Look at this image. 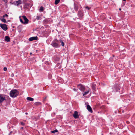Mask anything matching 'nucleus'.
<instances>
[{
    "mask_svg": "<svg viewBox=\"0 0 135 135\" xmlns=\"http://www.w3.org/2000/svg\"><path fill=\"white\" fill-rule=\"evenodd\" d=\"M21 129H23V127H21Z\"/></svg>",
    "mask_w": 135,
    "mask_h": 135,
    "instance_id": "nucleus-32",
    "label": "nucleus"
},
{
    "mask_svg": "<svg viewBox=\"0 0 135 135\" xmlns=\"http://www.w3.org/2000/svg\"><path fill=\"white\" fill-rule=\"evenodd\" d=\"M74 90L75 91V89H74Z\"/></svg>",
    "mask_w": 135,
    "mask_h": 135,
    "instance_id": "nucleus-39",
    "label": "nucleus"
},
{
    "mask_svg": "<svg viewBox=\"0 0 135 135\" xmlns=\"http://www.w3.org/2000/svg\"><path fill=\"white\" fill-rule=\"evenodd\" d=\"M0 19V20L2 22H3L4 23H6V20L5 19L3 18H1Z\"/></svg>",
    "mask_w": 135,
    "mask_h": 135,
    "instance_id": "nucleus-16",
    "label": "nucleus"
},
{
    "mask_svg": "<svg viewBox=\"0 0 135 135\" xmlns=\"http://www.w3.org/2000/svg\"><path fill=\"white\" fill-rule=\"evenodd\" d=\"M78 88L81 91H84L85 90L84 86L81 84H80L78 85Z\"/></svg>",
    "mask_w": 135,
    "mask_h": 135,
    "instance_id": "nucleus-3",
    "label": "nucleus"
},
{
    "mask_svg": "<svg viewBox=\"0 0 135 135\" xmlns=\"http://www.w3.org/2000/svg\"><path fill=\"white\" fill-rule=\"evenodd\" d=\"M12 133V131L10 133V134H11V133Z\"/></svg>",
    "mask_w": 135,
    "mask_h": 135,
    "instance_id": "nucleus-35",
    "label": "nucleus"
},
{
    "mask_svg": "<svg viewBox=\"0 0 135 135\" xmlns=\"http://www.w3.org/2000/svg\"><path fill=\"white\" fill-rule=\"evenodd\" d=\"M5 98L4 95L2 94H0V104L4 100Z\"/></svg>",
    "mask_w": 135,
    "mask_h": 135,
    "instance_id": "nucleus-5",
    "label": "nucleus"
},
{
    "mask_svg": "<svg viewBox=\"0 0 135 135\" xmlns=\"http://www.w3.org/2000/svg\"><path fill=\"white\" fill-rule=\"evenodd\" d=\"M16 2L17 3V6L20 4L22 3V2L20 0H18V1H16Z\"/></svg>",
    "mask_w": 135,
    "mask_h": 135,
    "instance_id": "nucleus-14",
    "label": "nucleus"
},
{
    "mask_svg": "<svg viewBox=\"0 0 135 135\" xmlns=\"http://www.w3.org/2000/svg\"><path fill=\"white\" fill-rule=\"evenodd\" d=\"M4 15L5 16V17H8V15L6 14H5Z\"/></svg>",
    "mask_w": 135,
    "mask_h": 135,
    "instance_id": "nucleus-29",
    "label": "nucleus"
},
{
    "mask_svg": "<svg viewBox=\"0 0 135 135\" xmlns=\"http://www.w3.org/2000/svg\"><path fill=\"white\" fill-rule=\"evenodd\" d=\"M51 45L53 47L57 48L59 47V42L57 39H55L52 42Z\"/></svg>",
    "mask_w": 135,
    "mask_h": 135,
    "instance_id": "nucleus-2",
    "label": "nucleus"
},
{
    "mask_svg": "<svg viewBox=\"0 0 135 135\" xmlns=\"http://www.w3.org/2000/svg\"><path fill=\"white\" fill-rule=\"evenodd\" d=\"M44 10V8L42 7H41L40 8V10L41 11H43Z\"/></svg>",
    "mask_w": 135,
    "mask_h": 135,
    "instance_id": "nucleus-22",
    "label": "nucleus"
},
{
    "mask_svg": "<svg viewBox=\"0 0 135 135\" xmlns=\"http://www.w3.org/2000/svg\"><path fill=\"white\" fill-rule=\"evenodd\" d=\"M0 27L4 31H6L8 29L7 26L5 24H2L0 23Z\"/></svg>",
    "mask_w": 135,
    "mask_h": 135,
    "instance_id": "nucleus-4",
    "label": "nucleus"
},
{
    "mask_svg": "<svg viewBox=\"0 0 135 135\" xmlns=\"http://www.w3.org/2000/svg\"><path fill=\"white\" fill-rule=\"evenodd\" d=\"M78 15L80 17H81L83 16V12L81 11H79L78 12Z\"/></svg>",
    "mask_w": 135,
    "mask_h": 135,
    "instance_id": "nucleus-10",
    "label": "nucleus"
},
{
    "mask_svg": "<svg viewBox=\"0 0 135 135\" xmlns=\"http://www.w3.org/2000/svg\"><path fill=\"white\" fill-rule=\"evenodd\" d=\"M14 74L13 73H12V74L11 75V76L12 77L14 76Z\"/></svg>",
    "mask_w": 135,
    "mask_h": 135,
    "instance_id": "nucleus-26",
    "label": "nucleus"
},
{
    "mask_svg": "<svg viewBox=\"0 0 135 135\" xmlns=\"http://www.w3.org/2000/svg\"><path fill=\"white\" fill-rule=\"evenodd\" d=\"M60 42L61 43V45H62L63 46H64V44L62 40H60Z\"/></svg>",
    "mask_w": 135,
    "mask_h": 135,
    "instance_id": "nucleus-19",
    "label": "nucleus"
},
{
    "mask_svg": "<svg viewBox=\"0 0 135 135\" xmlns=\"http://www.w3.org/2000/svg\"><path fill=\"white\" fill-rule=\"evenodd\" d=\"M5 40L7 42H8L10 41V38L9 36H6L5 37Z\"/></svg>",
    "mask_w": 135,
    "mask_h": 135,
    "instance_id": "nucleus-13",
    "label": "nucleus"
},
{
    "mask_svg": "<svg viewBox=\"0 0 135 135\" xmlns=\"http://www.w3.org/2000/svg\"><path fill=\"white\" fill-rule=\"evenodd\" d=\"M37 36L32 37L29 38V40L30 41H32L33 40H37Z\"/></svg>",
    "mask_w": 135,
    "mask_h": 135,
    "instance_id": "nucleus-8",
    "label": "nucleus"
},
{
    "mask_svg": "<svg viewBox=\"0 0 135 135\" xmlns=\"http://www.w3.org/2000/svg\"><path fill=\"white\" fill-rule=\"evenodd\" d=\"M96 84L94 83H92L91 85V87L93 90H95L96 89Z\"/></svg>",
    "mask_w": 135,
    "mask_h": 135,
    "instance_id": "nucleus-12",
    "label": "nucleus"
},
{
    "mask_svg": "<svg viewBox=\"0 0 135 135\" xmlns=\"http://www.w3.org/2000/svg\"><path fill=\"white\" fill-rule=\"evenodd\" d=\"M3 70L4 71H6L7 70V69L6 67H4L3 68Z\"/></svg>",
    "mask_w": 135,
    "mask_h": 135,
    "instance_id": "nucleus-25",
    "label": "nucleus"
},
{
    "mask_svg": "<svg viewBox=\"0 0 135 135\" xmlns=\"http://www.w3.org/2000/svg\"><path fill=\"white\" fill-rule=\"evenodd\" d=\"M41 17L40 16H37L36 19H37V20H41Z\"/></svg>",
    "mask_w": 135,
    "mask_h": 135,
    "instance_id": "nucleus-20",
    "label": "nucleus"
},
{
    "mask_svg": "<svg viewBox=\"0 0 135 135\" xmlns=\"http://www.w3.org/2000/svg\"><path fill=\"white\" fill-rule=\"evenodd\" d=\"M87 108L88 110L91 113H92L93 111L91 107L89 105H88L87 106Z\"/></svg>",
    "mask_w": 135,
    "mask_h": 135,
    "instance_id": "nucleus-9",
    "label": "nucleus"
},
{
    "mask_svg": "<svg viewBox=\"0 0 135 135\" xmlns=\"http://www.w3.org/2000/svg\"><path fill=\"white\" fill-rule=\"evenodd\" d=\"M73 116L75 119L78 118H79V115L78 114V112L77 111H75L74 112Z\"/></svg>",
    "mask_w": 135,
    "mask_h": 135,
    "instance_id": "nucleus-6",
    "label": "nucleus"
},
{
    "mask_svg": "<svg viewBox=\"0 0 135 135\" xmlns=\"http://www.w3.org/2000/svg\"><path fill=\"white\" fill-rule=\"evenodd\" d=\"M4 1L6 2L7 0H3Z\"/></svg>",
    "mask_w": 135,
    "mask_h": 135,
    "instance_id": "nucleus-33",
    "label": "nucleus"
},
{
    "mask_svg": "<svg viewBox=\"0 0 135 135\" xmlns=\"http://www.w3.org/2000/svg\"><path fill=\"white\" fill-rule=\"evenodd\" d=\"M21 124L23 126L25 125V123L23 122H21Z\"/></svg>",
    "mask_w": 135,
    "mask_h": 135,
    "instance_id": "nucleus-28",
    "label": "nucleus"
},
{
    "mask_svg": "<svg viewBox=\"0 0 135 135\" xmlns=\"http://www.w3.org/2000/svg\"><path fill=\"white\" fill-rule=\"evenodd\" d=\"M27 99L28 100L30 101H33L34 100V99L33 98L30 97H27Z\"/></svg>",
    "mask_w": 135,
    "mask_h": 135,
    "instance_id": "nucleus-15",
    "label": "nucleus"
},
{
    "mask_svg": "<svg viewBox=\"0 0 135 135\" xmlns=\"http://www.w3.org/2000/svg\"><path fill=\"white\" fill-rule=\"evenodd\" d=\"M60 0H55V4L56 5L57 4L60 2Z\"/></svg>",
    "mask_w": 135,
    "mask_h": 135,
    "instance_id": "nucleus-18",
    "label": "nucleus"
},
{
    "mask_svg": "<svg viewBox=\"0 0 135 135\" xmlns=\"http://www.w3.org/2000/svg\"><path fill=\"white\" fill-rule=\"evenodd\" d=\"M89 90H88L87 91H86L85 92L83 93V96H84L85 95H86V94H88L89 92Z\"/></svg>",
    "mask_w": 135,
    "mask_h": 135,
    "instance_id": "nucleus-17",
    "label": "nucleus"
},
{
    "mask_svg": "<svg viewBox=\"0 0 135 135\" xmlns=\"http://www.w3.org/2000/svg\"><path fill=\"white\" fill-rule=\"evenodd\" d=\"M20 21L23 24H24V22H23L21 19H20Z\"/></svg>",
    "mask_w": 135,
    "mask_h": 135,
    "instance_id": "nucleus-23",
    "label": "nucleus"
},
{
    "mask_svg": "<svg viewBox=\"0 0 135 135\" xmlns=\"http://www.w3.org/2000/svg\"><path fill=\"white\" fill-rule=\"evenodd\" d=\"M22 17L25 20L24 24H27L28 23V20L25 16H23Z\"/></svg>",
    "mask_w": 135,
    "mask_h": 135,
    "instance_id": "nucleus-7",
    "label": "nucleus"
},
{
    "mask_svg": "<svg viewBox=\"0 0 135 135\" xmlns=\"http://www.w3.org/2000/svg\"><path fill=\"white\" fill-rule=\"evenodd\" d=\"M5 17V16L4 15L3 16V17Z\"/></svg>",
    "mask_w": 135,
    "mask_h": 135,
    "instance_id": "nucleus-36",
    "label": "nucleus"
},
{
    "mask_svg": "<svg viewBox=\"0 0 135 135\" xmlns=\"http://www.w3.org/2000/svg\"><path fill=\"white\" fill-rule=\"evenodd\" d=\"M119 88H118V89H117V90H116V91H114V92H117V91H118V90H119Z\"/></svg>",
    "mask_w": 135,
    "mask_h": 135,
    "instance_id": "nucleus-30",
    "label": "nucleus"
},
{
    "mask_svg": "<svg viewBox=\"0 0 135 135\" xmlns=\"http://www.w3.org/2000/svg\"><path fill=\"white\" fill-rule=\"evenodd\" d=\"M74 9L76 11H77L78 9V7L77 4L74 3Z\"/></svg>",
    "mask_w": 135,
    "mask_h": 135,
    "instance_id": "nucleus-11",
    "label": "nucleus"
},
{
    "mask_svg": "<svg viewBox=\"0 0 135 135\" xmlns=\"http://www.w3.org/2000/svg\"><path fill=\"white\" fill-rule=\"evenodd\" d=\"M32 54V53L31 52V53H30V55H31Z\"/></svg>",
    "mask_w": 135,
    "mask_h": 135,
    "instance_id": "nucleus-37",
    "label": "nucleus"
},
{
    "mask_svg": "<svg viewBox=\"0 0 135 135\" xmlns=\"http://www.w3.org/2000/svg\"><path fill=\"white\" fill-rule=\"evenodd\" d=\"M19 92L17 90L14 89L11 90L10 92V96L13 98H15L19 94Z\"/></svg>",
    "mask_w": 135,
    "mask_h": 135,
    "instance_id": "nucleus-1",
    "label": "nucleus"
},
{
    "mask_svg": "<svg viewBox=\"0 0 135 135\" xmlns=\"http://www.w3.org/2000/svg\"><path fill=\"white\" fill-rule=\"evenodd\" d=\"M123 1H126V0H123Z\"/></svg>",
    "mask_w": 135,
    "mask_h": 135,
    "instance_id": "nucleus-38",
    "label": "nucleus"
},
{
    "mask_svg": "<svg viewBox=\"0 0 135 135\" xmlns=\"http://www.w3.org/2000/svg\"><path fill=\"white\" fill-rule=\"evenodd\" d=\"M35 104L36 105L39 104H40V102L36 103Z\"/></svg>",
    "mask_w": 135,
    "mask_h": 135,
    "instance_id": "nucleus-27",
    "label": "nucleus"
},
{
    "mask_svg": "<svg viewBox=\"0 0 135 135\" xmlns=\"http://www.w3.org/2000/svg\"><path fill=\"white\" fill-rule=\"evenodd\" d=\"M85 9H87L88 10H89L90 9V8L88 7V6H86L85 7Z\"/></svg>",
    "mask_w": 135,
    "mask_h": 135,
    "instance_id": "nucleus-24",
    "label": "nucleus"
},
{
    "mask_svg": "<svg viewBox=\"0 0 135 135\" xmlns=\"http://www.w3.org/2000/svg\"><path fill=\"white\" fill-rule=\"evenodd\" d=\"M58 131L57 129H55L54 131H52L51 132L52 133H55L56 132H58Z\"/></svg>",
    "mask_w": 135,
    "mask_h": 135,
    "instance_id": "nucleus-21",
    "label": "nucleus"
},
{
    "mask_svg": "<svg viewBox=\"0 0 135 135\" xmlns=\"http://www.w3.org/2000/svg\"><path fill=\"white\" fill-rule=\"evenodd\" d=\"M119 10H120V11H121V8H119Z\"/></svg>",
    "mask_w": 135,
    "mask_h": 135,
    "instance_id": "nucleus-34",
    "label": "nucleus"
},
{
    "mask_svg": "<svg viewBox=\"0 0 135 135\" xmlns=\"http://www.w3.org/2000/svg\"><path fill=\"white\" fill-rule=\"evenodd\" d=\"M46 97H45L44 98V100H45V99H46Z\"/></svg>",
    "mask_w": 135,
    "mask_h": 135,
    "instance_id": "nucleus-31",
    "label": "nucleus"
},
{
    "mask_svg": "<svg viewBox=\"0 0 135 135\" xmlns=\"http://www.w3.org/2000/svg\"><path fill=\"white\" fill-rule=\"evenodd\" d=\"M27 114V113H26V114Z\"/></svg>",
    "mask_w": 135,
    "mask_h": 135,
    "instance_id": "nucleus-40",
    "label": "nucleus"
}]
</instances>
